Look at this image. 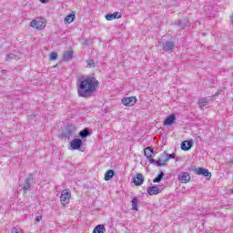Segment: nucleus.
<instances>
[{
	"label": "nucleus",
	"mask_w": 233,
	"mask_h": 233,
	"mask_svg": "<svg viewBox=\"0 0 233 233\" xmlns=\"http://www.w3.org/2000/svg\"><path fill=\"white\" fill-rule=\"evenodd\" d=\"M163 176H165V173L160 171V174H158L157 177L153 179V183H160L161 179H163Z\"/></svg>",
	"instance_id": "obj_25"
},
{
	"label": "nucleus",
	"mask_w": 233,
	"mask_h": 233,
	"mask_svg": "<svg viewBox=\"0 0 233 233\" xmlns=\"http://www.w3.org/2000/svg\"><path fill=\"white\" fill-rule=\"evenodd\" d=\"M208 98H201L198 100V106L200 108H203L204 106H207L208 105Z\"/></svg>",
	"instance_id": "obj_23"
},
{
	"label": "nucleus",
	"mask_w": 233,
	"mask_h": 233,
	"mask_svg": "<svg viewBox=\"0 0 233 233\" xmlns=\"http://www.w3.org/2000/svg\"><path fill=\"white\" fill-rule=\"evenodd\" d=\"M70 145L73 150H79V148L83 147V140L79 138H75L71 141Z\"/></svg>",
	"instance_id": "obj_9"
},
{
	"label": "nucleus",
	"mask_w": 233,
	"mask_h": 233,
	"mask_svg": "<svg viewBox=\"0 0 233 233\" xmlns=\"http://www.w3.org/2000/svg\"><path fill=\"white\" fill-rule=\"evenodd\" d=\"M76 19V15L75 14H70L66 16L65 18V23H67L70 25V23H74V20Z\"/></svg>",
	"instance_id": "obj_22"
},
{
	"label": "nucleus",
	"mask_w": 233,
	"mask_h": 233,
	"mask_svg": "<svg viewBox=\"0 0 233 233\" xmlns=\"http://www.w3.org/2000/svg\"><path fill=\"white\" fill-rule=\"evenodd\" d=\"M156 154H157V152H155V151L153 150V153H151V156H153V157H154V156H156Z\"/></svg>",
	"instance_id": "obj_35"
},
{
	"label": "nucleus",
	"mask_w": 233,
	"mask_h": 233,
	"mask_svg": "<svg viewBox=\"0 0 233 233\" xmlns=\"http://www.w3.org/2000/svg\"><path fill=\"white\" fill-rule=\"evenodd\" d=\"M87 65L90 66V68H94V66H96L94 60H87Z\"/></svg>",
	"instance_id": "obj_29"
},
{
	"label": "nucleus",
	"mask_w": 233,
	"mask_h": 233,
	"mask_svg": "<svg viewBox=\"0 0 233 233\" xmlns=\"http://www.w3.org/2000/svg\"><path fill=\"white\" fill-rule=\"evenodd\" d=\"M106 232V229L105 228V225L99 224L96 227H95L93 233H105Z\"/></svg>",
	"instance_id": "obj_18"
},
{
	"label": "nucleus",
	"mask_w": 233,
	"mask_h": 233,
	"mask_svg": "<svg viewBox=\"0 0 233 233\" xmlns=\"http://www.w3.org/2000/svg\"><path fill=\"white\" fill-rule=\"evenodd\" d=\"M137 103V98L136 96L124 97L122 99V104L125 106H134Z\"/></svg>",
	"instance_id": "obj_6"
},
{
	"label": "nucleus",
	"mask_w": 233,
	"mask_h": 233,
	"mask_svg": "<svg viewBox=\"0 0 233 233\" xmlns=\"http://www.w3.org/2000/svg\"><path fill=\"white\" fill-rule=\"evenodd\" d=\"M30 26H32V28H35V30H43L46 28V23H45L43 18H37L31 21Z\"/></svg>",
	"instance_id": "obj_3"
},
{
	"label": "nucleus",
	"mask_w": 233,
	"mask_h": 233,
	"mask_svg": "<svg viewBox=\"0 0 233 233\" xmlns=\"http://www.w3.org/2000/svg\"><path fill=\"white\" fill-rule=\"evenodd\" d=\"M162 159H163L162 163H164V167H167L168 160L176 159V153L168 154L167 153V151H164L162 153Z\"/></svg>",
	"instance_id": "obj_8"
},
{
	"label": "nucleus",
	"mask_w": 233,
	"mask_h": 233,
	"mask_svg": "<svg viewBox=\"0 0 233 233\" xmlns=\"http://www.w3.org/2000/svg\"><path fill=\"white\" fill-rule=\"evenodd\" d=\"M40 1V3H48V0H39Z\"/></svg>",
	"instance_id": "obj_34"
},
{
	"label": "nucleus",
	"mask_w": 233,
	"mask_h": 233,
	"mask_svg": "<svg viewBox=\"0 0 233 233\" xmlns=\"http://www.w3.org/2000/svg\"><path fill=\"white\" fill-rule=\"evenodd\" d=\"M73 57H74V51L72 50L66 51L63 54L64 61H70L73 59Z\"/></svg>",
	"instance_id": "obj_15"
},
{
	"label": "nucleus",
	"mask_w": 233,
	"mask_h": 233,
	"mask_svg": "<svg viewBox=\"0 0 233 233\" xmlns=\"http://www.w3.org/2000/svg\"><path fill=\"white\" fill-rule=\"evenodd\" d=\"M153 158H154V156L150 157H147V159H148L151 165H155L156 167H165V163H162L161 160H156Z\"/></svg>",
	"instance_id": "obj_16"
},
{
	"label": "nucleus",
	"mask_w": 233,
	"mask_h": 233,
	"mask_svg": "<svg viewBox=\"0 0 233 233\" xmlns=\"http://www.w3.org/2000/svg\"><path fill=\"white\" fill-rule=\"evenodd\" d=\"M114 170L109 169L106 172L105 174V180L106 181H110V179H112V177H114Z\"/></svg>",
	"instance_id": "obj_21"
},
{
	"label": "nucleus",
	"mask_w": 233,
	"mask_h": 233,
	"mask_svg": "<svg viewBox=\"0 0 233 233\" xmlns=\"http://www.w3.org/2000/svg\"><path fill=\"white\" fill-rule=\"evenodd\" d=\"M90 134L91 133L88 128H85L79 132V136H80V137H82V139H85V137H88V136H90Z\"/></svg>",
	"instance_id": "obj_20"
},
{
	"label": "nucleus",
	"mask_w": 233,
	"mask_h": 233,
	"mask_svg": "<svg viewBox=\"0 0 233 233\" xmlns=\"http://www.w3.org/2000/svg\"><path fill=\"white\" fill-rule=\"evenodd\" d=\"M154 154V149L151 147H147L144 149V156H146V157H152Z\"/></svg>",
	"instance_id": "obj_19"
},
{
	"label": "nucleus",
	"mask_w": 233,
	"mask_h": 233,
	"mask_svg": "<svg viewBox=\"0 0 233 233\" xmlns=\"http://www.w3.org/2000/svg\"><path fill=\"white\" fill-rule=\"evenodd\" d=\"M149 196H157L159 194V187L153 186L147 188Z\"/></svg>",
	"instance_id": "obj_17"
},
{
	"label": "nucleus",
	"mask_w": 233,
	"mask_h": 233,
	"mask_svg": "<svg viewBox=\"0 0 233 233\" xmlns=\"http://www.w3.org/2000/svg\"><path fill=\"white\" fill-rule=\"evenodd\" d=\"M174 46H176V44L172 41H166L162 44L164 52H168L169 54L174 50Z\"/></svg>",
	"instance_id": "obj_7"
},
{
	"label": "nucleus",
	"mask_w": 233,
	"mask_h": 233,
	"mask_svg": "<svg viewBox=\"0 0 233 233\" xmlns=\"http://www.w3.org/2000/svg\"><path fill=\"white\" fill-rule=\"evenodd\" d=\"M11 233H19V230L15 228H14L12 230H11Z\"/></svg>",
	"instance_id": "obj_31"
},
{
	"label": "nucleus",
	"mask_w": 233,
	"mask_h": 233,
	"mask_svg": "<svg viewBox=\"0 0 233 233\" xmlns=\"http://www.w3.org/2000/svg\"><path fill=\"white\" fill-rule=\"evenodd\" d=\"M76 85L79 97H90L99 86V81L94 76H81Z\"/></svg>",
	"instance_id": "obj_1"
},
{
	"label": "nucleus",
	"mask_w": 233,
	"mask_h": 233,
	"mask_svg": "<svg viewBox=\"0 0 233 233\" xmlns=\"http://www.w3.org/2000/svg\"><path fill=\"white\" fill-rule=\"evenodd\" d=\"M194 146V141L192 140H186L181 143L180 148L181 150H184V152H187L192 148Z\"/></svg>",
	"instance_id": "obj_11"
},
{
	"label": "nucleus",
	"mask_w": 233,
	"mask_h": 233,
	"mask_svg": "<svg viewBox=\"0 0 233 233\" xmlns=\"http://www.w3.org/2000/svg\"><path fill=\"white\" fill-rule=\"evenodd\" d=\"M162 157H163V154H162V155H160V157H159V158H158V160H160V163H163Z\"/></svg>",
	"instance_id": "obj_33"
},
{
	"label": "nucleus",
	"mask_w": 233,
	"mask_h": 233,
	"mask_svg": "<svg viewBox=\"0 0 233 233\" xmlns=\"http://www.w3.org/2000/svg\"><path fill=\"white\" fill-rule=\"evenodd\" d=\"M174 121H176V115L171 114L169 116H167L164 121L165 127H171V125H174Z\"/></svg>",
	"instance_id": "obj_14"
},
{
	"label": "nucleus",
	"mask_w": 233,
	"mask_h": 233,
	"mask_svg": "<svg viewBox=\"0 0 233 233\" xmlns=\"http://www.w3.org/2000/svg\"><path fill=\"white\" fill-rule=\"evenodd\" d=\"M56 59H57V53L52 52L50 54V61H56Z\"/></svg>",
	"instance_id": "obj_28"
},
{
	"label": "nucleus",
	"mask_w": 233,
	"mask_h": 233,
	"mask_svg": "<svg viewBox=\"0 0 233 233\" xmlns=\"http://www.w3.org/2000/svg\"><path fill=\"white\" fill-rule=\"evenodd\" d=\"M133 183L137 187H141V185L145 183V177H143V174L141 173L137 174L136 177L133 178Z\"/></svg>",
	"instance_id": "obj_12"
},
{
	"label": "nucleus",
	"mask_w": 233,
	"mask_h": 233,
	"mask_svg": "<svg viewBox=\"0 0 233 233\" xmlns=\"http://www.w3.org/2000/svg\"><path fill=\"white\" fill-rule=\"evenodd\" d=\"M12 59H17V55L9 54L5 56V61H12Z\"/></svg>",
	"instance_id": "obj_26"
},
{
	"label": "nucleus",
	"mask_w": 233,
	"mask_h": 233,
	"mask_svg": "<svg viewBox=\"0 0 233 233\" xmlns=\"http://www.w3.org/2000/svg\"><path fill=\"white\" fill-rule=\"evenodd\" d=\"M178 181L180 183H188L190 181V174L188 172H180L178 174Z\"/></svg>",
	"instance_id": "obj_10"
},
{
	"label": "nucleus",
	"mask_w": 233,
	"mask_h": 233,
	"mask_svg": "<svg viewBox=\"0 0 233 233\" xmlns=\"http://www.w3.org/2000/svg\"><path fill=\"white\" fill-rule=\"evenodd\" d=\"M131 203H132V210H137V198H133Z\"/></svg>",
	"instance_id": "obj_27"
},
{
	"label": "nucleus",
	"mask_w": 233,
	"mask_h": 233,
	"mask_svg": "<svg viewBox=\"0 0 233 233\" xmlns=\"http://www.w3.org/2000/svg\"><path fill=\"white\" fill-rule=\"evenodd\" d=\"M194 172L198 176H204V177H206L207 179H210V177H212V173H210L208 171V169H206V168H203V167H196L194 169Z\"/></svg>",
	"instance_id": "obj_5"
},
{
	"label": "nucleus",
	"mask_w": 233,
	"mask_h": 233,
	"mask_svg": "<svg viewBox=\"0 0 233 233\" xmlns=\"http://www.w3.org/2000/svg\"><path fill=\"white\" fill-rule=\"evenodd\" d=\"M70 198H72V193H70V189H64L60 196V201L62 205H68V203H70Z\"/></svg>",
	"instance_id": "obj_4"
},
{
	"label": "nucleus",
	"mask_w": 233,
	"mask_h": 233,
	"mask_svg": "<svg viewBox=\"0 0 233 233\" xmlns=\"http://www.w3.org/2000/svg\"><path fill=\"white\" fill-rule=\"evenodd\" d=\"M41 219H43V217H42V216H37V217H36V221H37V222L41 221Z\"/></svg>",
	"instance_id": "obj_32"
},
{
	"label": "nucleus",
	"mask_w": 233,
	"mask_h": 233,
	"mask_svg": "<svg viewBox=\"0 0 233 233\" xmlns=\"http://www.w3.org/2000/svg\"><path fill=\"white\" fill-rule=\"evenodd\" d=\"M32 183H34V176L29 174L24 183L20 184V187L24 192H28L32 188Z\"/></svg>",
	"instance_id": "obj_2"
},
{
	"label": "nucleus",
	"mask_w": 233,
	"mask_h": 233,
	"mask_svg": "<svg viewBox=\"0 0 233 233\" xmlns=\"http://www.w3.org/2000/svg\"><path fill=\"white\" fill-rule=\"evenodd\" d=\"M65 136H66V137H70V136H72V132L70 130H68Z\"/></svg>",
	"instance_id": "obj_30"
},
{
	"label": "nucleus",
	"mask_w": 233,
	"mask_h": 233,
	"mask_svg": "<svg viewBox=\"0 0 233 233\" xmlns=\"http://www.w3.org/2000/svg\"><path fill=\"white\" fill-rule=\"evenodd\" d=\"M187 23H188V20H177L175 21V25H177V26H180V28H185V26H187Z\"/></svg>",
	"instance_id": "obj_24"
},
{
	"label": "nucleus",
	"mask_w": 233,
	"mask_h": 233,
	"mask_svg": "<svg viewBox=\"0 0 233 233\" xmlns=\"http://www.w3.org/2000/svg\"><path fill=\"white\" fill-rule=\"evenodd\" d=\"M122 15L119 12L106 15V21H114V19H121Z\"/></svg>",
	"instance_id": "obj_13"
}]
</instances>
